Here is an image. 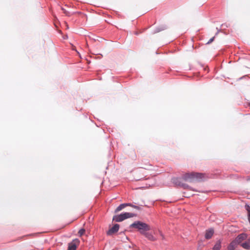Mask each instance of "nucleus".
Wrapping results in <instances>:
<instances>
[{"mask_svg":"<svg viewBox=\"0 0 250 250\" xmlns=\"http://www.w3.org/2000/svg\"><path fill=\"white\" fill-rule=\"evenodd\" d=\"M85 232V230L83 228H82L79 231H78V234H79V235L80 236H82L83 235V234L84 233V232Z\"/></svg>","mask_w":250,"mask_h":250,"instance_id":"2eb2a0df","label":"nucleus"},{"mask_svg":"<svg viewBox=\"0 0 250 250\" xmlns=\"http://www.w3.org/2000/svg\"><path fill=\"white\" fill-rule=\"evenodd\" d=\"M166 28V26H163L162 28H157V32L164 30Z\"/></svg>","mask_w":250,"mask_h":250,"instance_id":"f3484780","label":"nucleus"},{"mask_svg":"<svg viewBox=\"0 0 250 250\" xmlns=\"http://www.w3.org/2000/svg\"><path fill=\"white\" fill-rule=\"evenodd\" d=\"M182 178L186 181L190 182L197 181H203L207 178V176L204 173L198 172L186 173L183 175Z\"/></svg>","mask_w":250,"mask_h":250,"instance_id":"f257e3e1","label":"nucleus"},{"mask_svg":"<svg viewBox=\"0 0 250 250\" xmlns=\"http://www.w3.org/2000/svg\"><path fill=\"white\" fill-rule=\"evenodd\" d=\"M247 181H250V177H248L247 179Z\"/></svg>","mask_w":250,"mask_h":250,"instance_id":"aec40b11","label":"nucleus"},{"mask_svg":"<svg viewBox=\"0 0 250 250\" xmlns=\"http://www.w3.org/2000/svg\"><path fill=\"white\" fill-rule=\"evenodd\" d=\"M246 209H247V210L248 211V210H250V206H247L246 207Z\"/></svg>","mask_w":250,"mask_h":250,"instance_id":"a211bd4d","label":"nucleus"},{"mask_svg":"<svg viewBox=\"0 0 250 250\" xmlns=\"http://www.w3.org/2000/svg\"><path fill=\"white\" fill-rule=\"evenodd\" d=\"M142 234L144 235L145 236V237H146L149 240H154L153 236L150 232L145 231L144 233H143Z\"/></svg>","mask_w":250,"mask_h":250,"instance_id":"f8f14e48","label":"nucleus"},{"mask_svg":"<svg viewBox=\"0 0 250 250\" xmlns=\"http://www.w3.org/2000/svg\"><path fill=\"white\" fill-rule=\"evenodd\" d=\"M214 233V230L212 229H208L206 230L205 233V238L206 239H210L212 236H213Z\"/></svg>","mask_w":250,"mask_h":250,"instance_id":"0eeeda50","label":"nucleus"},{"mask_svg":"<svg viewBox=\"0 0 250 250\" xmlns=\"http://www.w3.org/2000/svg\"><path fill=\"white\" fill-rule=\"evenodd\" d=\"M137 216L136 213L131 212H123L118 215H114L113 217V221L116 222H122L125 219L135 217Z\"/></svg>","mask_w":250,"mask_h":250,"instance_id":"7ed1b4c3","label":"nucleus"},{"mask_svg":"<svg viewBox=\"0 0 250 250\" xmlns=\"http://www.w3.org/2000/svg\"><path fill=\"white\" fill-rule=\"evenodd\" d=\"M130 206L137 210L141 209V207L138 206L133 205L131 203H123L120 204L115 210V213H117L125 208V207Z\"/></svg>","mask_w":250,"mask_h":250,"instance_id":"20e7f679","label":"nucleus"},{"mask_svg":"<svg viewBox=\"0 0 250 250\" xmlns=\"http://www.w3.org/2000/svg\"><path fill=\"white\" fill-rule=\"evenodd\" d=\"M160 235L163 237V234L161 231H159Z\"/></svg>","mask_w":250,"mask_h":250,"instance_id":"4be33fe9","label":"nucleus"},{"mask_svg":"<svg viewBox=\"0 0 250 250\" xmlns=\"http://www.w3.org/2000/svg\"><path fill=\"white\" fill-rule=\"evenodd\" d=\"M215 37H213L211 38L207 43V44H210L214 40Z\"/></svg>","mask_w":250,"mask_h":250,"instance_id":"dca6fc26","label":"nucleus"},{"mask_svg":"<svg viewBox=\"0 0 250 250\" xmlns=\"http://www.w3.org/2000/svg\"><path fill=\"white\" fill-rule=\"evenodd\" d=\"M241 246L246 250H250V244L248 240L245 242L241 244Z\"/></svg>","mask_w":250,"mask_h":250,"instance_id":"9b49d317","label":"nucleus"},{"mask_svg":"<svg viewBox=\"0 0 250 250\" xmlns=\"http://www.w3.org/2000/svg\"><path fill=\"white\" fill-rule=\"evenodd\" d=\"M247 238V235L245 233L239 234L234 240H233L238 245L242 244V242Z\"/></svg>","mask_w":250,"mask_h":250,"instance_id":"39448f33","label":"nucleus"},{"mask_svg":"<svg viewBox=\"0 0 250 250\" xmlns=\"http://www.w3.org/2000/svg\"><path fill=\"white\" fill-rule=\"evenodd\" d=\"M129 228L138 229L142 234L150 229L149 226L147 224L140 221H135L129 226Z\"/></svg>","mask_w":250,"mask_h":250,"instance_id":"f03ea898","label":"nucleus"},{"mask_svg":"<svg viewBox=\"0 0 250 250\" xmlns=\"http://www.w3.org/2000/svg\"><path fill=\"white\" fill-rule=\"evenodd\" d=\"M156 33V30H154L153 32H152V34H154Z\"/></svg>","mask_w":250,"mask_h":250,"instance_id":"6ab92c4d","label":"nucleus"},{"mask_svg":"<svg viewBox=\"0 0 250 250\" xmlns=\"http://www.w3.org/2000/svg\"><path fill=\"white\" fill-rule=\"evenodd\" d=\"M238 244L234 241H232L227 247L228 250H234Z\"/></svg>","mask_w":250,"mask_h":250,"instance_id":"6e6552de","label":"nucleus"},{"mask_svg":"<svg viewBox=\"0 0 250 250\" xmlns=\"http://www.w3.org/2000/svg\"><path fill=\"white\" fill-rule=\"evenodd\" d=\"M180 187L184 189H190V187L187 184L182 183Z\"/></svg>","mask_w":250,"mask_h":250,"instance_id":"4468645a","label":"nucleus"},{"mask_svg":"<svg viewBox=\"0 0 250 250\" xmlns=\"http://www.w3.org/2000/svg\"><path fill=\"white\" fill-rule=\"evenodd\" d=\"M172 180L173 183L178 187H180L182 183L181 181V179L180 178H174Z\"/></svg>","mask_w":250,"mask_h":250,"instance_id":"1a4fd4ad","label":"nucleus"},{"mask_svg":"<svg viewBox=\"0 0 250 250\" xmlns=\"http://www.w3.org/2000/svg\"><path fill=\"white\" fill-rule=\"evenodd\" d=\"M135 35H138L139 34V32H136L135 33Z\"/></svg>","mask_w":250,"mask_h":250,"instance_id":"412c9836","label":"nucleus"},{"mask_svg":"<svg viewBox=\"0 0 250 250\" xmlns=\"http://www.w3.org/2000/svg\"><path fill=\"white\" fill-rule=\"evenodd\" d=\"M119 227L120 226L119 224H114L111 228H110L107 231L106 234L109 236L112 235L113 234L118 231Z\"/></svg>","mask_w":250,"mask_h":250,"instance_id":"423d86ee","label":"nucleus"},{"mask_svg":"<svg viewBox=\"0 0 250 250\" xmlns=\"http://www.w3.org/2000/svg\"><path fill=\"white\" fill-rule=\"evenodd\" d=\"M221 243H222V242H221V240H218L216 242L214 246H213L212 250H220V249L221 248Z\"/></svg>","mask_w":250,"mask_h":250,"instance_id":"9d476101","label":"nucleus"},{"mask_svg":"<svg viewBox=\"0 0 250 250\" xmlns=\"http://www.w3.org/2000/svg\"><path fill=\"white\" fill-rule=\"evenodd\" d=\"M76 245L73 242L69 244L67 250H76Z\"/></svg>","mask_w":250,"mask_h":250,"instance_id":"ddd939ff","label":"nucleus"}]
</instances>
